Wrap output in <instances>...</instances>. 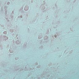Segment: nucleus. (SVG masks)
Here are the masks:
<instances>
[{"instance_id": "nucleus-1", "label": "nucleus", "mask_w": 79, "mask_h": 79, "mask_svg": "<svg viewBox=\"0 0 79 79\" xmlns=\"http://www.w3.org/2000/svg\"><path fill=\"white\" fill-rule=\"evenodd\" d=\"M7 33V32H6V31H5L4 32V34H6Z\"/></svg>"}, {"instance_id": "nucleus-2", "label": "nucleus", "mask_w": 79, "mask_h": 79, "mask_svg": "<svg viewBox=\"0 0 79 79\" xmlns=\"http://www.w3.org/2000/svg\"><path fill=\"white\" fill-rule=\"evenodd\" d=\"M56 35H54V37H56Z\"/></svg>"}, {"instance_id": "nucleus-3", "label": "nucleus", "mask_w": 79, "mask_h": 79, "mask_svg": "<svg viewBox=\"0 0 79 79\" xmlns=\"http://www.w3.org/2000/svg\"><path fill=\"white\" fill-rule=\"evenodd\" d=\"M8 3H10V2H8V3H7L8 5H9V4Z\"/></svg>"}]
</instances>
